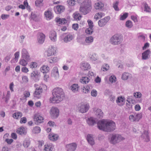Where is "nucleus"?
Returning a JSON list of instances; mask_svg holds the SVG:
<instances>
[{"mask_svg": "<svg viewBox=\"0 0 151 151\" xmlns=\"http://www.w3.org/2000/svg\"><path fill=\"white\" fill-rule=\"evenodd\" d=\"M98 128L100 130L106 132H111L116 129V124L112 120L107 121L102 119L98 121L97 123Z\"/></svg>", "mask_w": 151, "mask_h": 151, "instance_id": "1", "label": "nucleus"}, {"mask_svg": "<svg viewBox=\"0 0 151 151\" xmlns=\"http://www.w3.org/2000/svg\"><path fill=\"white\" fill-rule=\"evenodd\" d=\"M52 97L51 99V101L54 103H58L62 101L65 98V95L63 89L61 88L57 87L54 88L52 90Z\"/></svg>", "mask_w": 151, "mask_h": 151, "instance_id": "2", "label": "nucleus"}, {"mask_svg": "<svg viewBox=\"0 0 151 151\" xmlns=\"http://www.w3.org/2000/svg\"><path fill=\"white\" fill-rule=\"evenodd\" d=\"M123 39V37L122 35L119 34H116L111 37L110 42L112 45H118L122 42Z\"/></svg>", "mask_w": 151, "mask_h": 151, "instance_id": "3", "label": "nucleus"}, {"mask_svg": "<svg viewBox=\"0 0 151 151\" xmlns=\"http://www.w3.org/2000/svg\"><path fill=\"white\" fill-rule=\"evenodd\" d=\"M124 139V138L122 137L120 135L113 134L111 135L110 139H109V142L112 144H115Z\"/></svg>", "mask_w": 151, "mask_h": 151, "instance_id": "4", "label": "nucleus"}, {"mask_svg": "<svg viewBox=\"0 0 151 151\" xmlns=\"http://www.w3.org/2000/svg\"><path fill=\"white\" fill-rule=\"evenodd\" d=\"M50 114L52 119H56L59 115V110L57 107H52L50 110Z\"/></svg>", "mask_w": 151, "mask_h": 151, "instance_id": "5", "label": "nucleus"}, {"mask_svg": "<svg viewBox=\"0 0 151 151\" xmlns=\"http://www.w3.org/2000/svg\"><path fill=\"white\" fill-rule=\"evenodd\" d=\"M89 105L88 103L86 104H81L78 108L79 111L82 113L86 112L89 109Z\"/></svg>", "mask_w": 151, "mask_h": 151, "instance_id": "6", "label": "nucleus"}, {"mask_svg": "<svg viewBox=\"0 0 151 151\" xmlns=\"http://www.w3.org/2000/svg\"><path fill=\"white\" fill-rule=\"evenodd\" d=\"M33 119L37 124H38L43 122L44 119L42 117L39 115V114H36L34 115Z\"/></svg>", "mask_w": 151, "mask_h": 151, "instance_id": "7", "label": "nucleus"}, {"mask_svg": "<svg viewBox=\"0 0 151 151\" xmlns=\"http://www.w3.org/2000/svg\"><path fill=\"white\" fill-rule=\"evenodd\" d=\"M151 52L149 49H147L142 54L141 58L142 60H147L150 58V54Z\"/></svg>", "mask_w": 151, "mask_h": 151, "instance_id": "8", "label": "nucleus"}, {"mask_svg": "<svg viewBox=\"0 0 151 151\" xmlns=\"http://www.w3.org/2000/svg\"><path fill=\"white\" fill-rule=\"evenodd\" d=\"M40 75L37 70H35L31 73V77L35 82H37L39 80Z\"/></svg>", "mask_w": 151, "mask_h": 151, "instance_id": "9", "label": "nucleus"}, {"mask_svg": "<svg viewBox=\"0 0 151 151\" xmlns=\"http://www.w3.org/2000/svg\"><path fill=\"white\" fill-rule=\"evenodd\" d=\"M110 18L109 17L107 16L99 20L98 22L99 26L101 27H104L109 20Z\"/></svg>", "mask_w": 151, "mask_h": 151, "instance_id": "10", "label": "nucleus"}, {"mask_svg": "<svg viewBox=\"0 0 151 151\" xmlns=\"http://www.w3.org/2000/svg\"><path fill=\"white\" fill-rule=\"evenodd\" d=\"M77 147V145L75 143H71L66 146L67 151H75Z\"/></svg>", "mask_w": 151, "mask_h": 151, "instance_id": "11", "label": "nucleus"}, {"mask_svg": "<svg viewBox=\"0 0 151 151\" xmlns=\"http://www.w3.org/2000/svg\"><path fill=\"white\" fill-rule=\"evenodd\" d=\"M35 87L36 89L34 93V96L35 97H38V96L40 95L42 92V89L41 87L39 86L37 84H35Z\"/></svg>", "mask_w": 151, "mask_h": 151, "instance_id": "12", "label": "nucleus"}, {"mask_svg": "<svg viewBox=\"0 0 151 151\" xmlns=\"http://www.w3.org/2000/svg\"><path fill=\"white\" fill-rule=\"evenodd\" d=\"M22 57L23 59L26 60L27 61H29L30 59L29 53L27 50L23 49L22 51Z\"/></svg>", "mask_w": 151, "mask_h": 151, "instance_id": "13", "label": "nucleus"}, {"mask_svg": "<svg viewBox=\"0 0 151 151\" xmlns=\"http://www.w3.org/2000/svg\"><path fill=\"white\" fill-rule=\"evenodd\" d=\"M64 38H63V41L65 43L70 42L73 39V36L72 34L69 33L67 34H65Z\"/></svg>", "mask_w": 151, "mask_h": 151, "instance_id": "14", "label": "nucleus"}, {"mask_svg": "<svg viewBox=\"0 0 151 151\" xmlns=\"http://www.w3.org/2000/svg\"><path fill=\"white\" fill-rule=\"evenodd\" d=\"M81 5L91 10V1L90 0H85L81 4Z\"/></svg>", "mask_w": 151, "mask_h": 151, "instance_id": "15", "label": "nucleus"}, {"mask_svg": "<svg viewBox=\"0 0 151 151\" xmlns=\"http://www.w3.org/2000/svg\"><path fill=\"white\" fill-rule=\"evenodd\" d=\"M81 68L83 70H88L91 68L90 64L87 62H83L81 64Z\"/></svg>", "mask_w": 151, "mask_h": 151, "instance_id": "16", "label": "nucleus"}, {"mask_svg": "<svg viewBox=\"0 0 151 151\" xmlns=\"http://www.w3.org/2000/svg\"><path fill=\"white\" fill-rule=\"evenodd\" d=\"M45 39V35L42 33H40L38 34L37 37L38 42L40 44H42L44 42Z\"/></svg>", "mask_w": 151, "mask_h": 151, "instance_id": "17", "label": "nucleus"}, {"mask_svg": "<svg viewBox=\"0 0 151 151\" xmlns=\"http://www.w3.org/2000/svg\"><path fill=\"white\" fill-rule=\"evenodd\" d=\"M56 48L52 46L50 47L47 51V56H50L54 55L56 53Z\"/></svg>", "mask_w": 151, "mask_h": 151, "instance_id": "18", "label": "nucleus"}, {"mask_svg": "<svg viewBox=\"0 0 151 151\" xmlns=\"http://www.w3.org/2000/svg\"><path fill=\"white\" fill-rule=\"evenodd\" d=\"M51 75L56 78L59 77L58 71L57 67H54L52 71Z\"/></svg>", "mask_w": 151, "mask_h": 151, "instance_id": "19", "label": "nucleus"}, {"mask_svg": "<svg viewBox=\"0 0 151 151\" xmlns=\"http://www.w3.org/2000/svg\"><path fill=\"white\" fill-rule=\"evenodd\" d=\"M58 136L56 134L53 133H51L49 134L48 136L49 139L53 141H55L58 139Z\"/></svg>", "mask_w": 151, "mask_h": 151, "instance_id": "20", "label": "nucleus"}, {"mask_svg": "<svg viewBox=\"0 0 151 151\" xmlns=\"http://www.w3.org/2000/svg\"><path fill=\"white\" fill-rule=\"evenodd\" d=\"M87 139L88 142L91 145L94 144V141L93 136L90 134H88L87 136Z\"/></svg>", "mask_w": 151, "mask_h": 151, "instance_id": "21", "label": "nucleus"}, {"mask_svg": "<svg viewBox=\"0 0 151 151\" xmlns=\"http://www.w3.org/2000/svg\"><path fill=\"white\" fill-rule=\"evenodd\" d=\"M26 129L23 127L19 128L17 131V133L21 135H25L27 133Z\"/></svg>", "mask_w": 151, "mask_h": 151, "instance_id": "22", "label": "nucleus"}, {"mask_svg": "<svg viewBox=\"0 0 151 151\" xmlns=\"http://www.w3.org/2000/svg\"><path fill=\"white\" fill-rule=\"evenodd\" d=\"M51 40L53 42L55 41L56 40L57 35L56 32L55 31H52L50 32L49 36Z\"/></svg>", "mask_w": 151, "mask_h": 151, "instance_id": "23", "label": "nucleus"}, {"mask_svg": "<svg viewBox=\"0 0 151 151\" xmlns=\"http://www.w3.org/2000/svg\"><path fill=\"white\" fill-rule=\"evenodd\" d=\"M44 15L47 20H50L53 17L51 11L49 10L45 12Z\"/></svg>", "mask_w": 151, "mask_h": 151, "instance_id": "24", "label": "nucleus"}, {"mask_svg": "<svg viewBox=\"0 0 151 151\" xmlns=\"http://www.w3.org/2000/svg\"><path fill=\"white\" fill-rule=\"evenodd\" d=\"M79 10L81 12H82L84 15L87 14L90 11V10L86 9V8L84 7V6H82L81 5L80 6Z\"/></svg>", "mask_w": 151, "mask_h": 151, "instance_id": "25", "label": "nucleus"}, {"mask_svg": "<svg viewBox=\"0 0 151 151\" xmlns=\"http://www.w3.org/2000/svg\"><path fill=\"white\" fill-rule=\"evenodd\" d=\"M45 148L44 150L45 151H52L53 150V146L50 143L46 144L44 146Z\"/></svg>", "mask_w": 151, "mask_h": 151, "instance_id": "26", "label": "nucleus"}, {"mask_svg": "<svg viewBox=\"0 0 151 151\" xmlns=\"http://www.w3.org/2000/svg\"><path fill=\"white\" fill-rule=\"evenodd\" d=\"M64 7L61 5L58 6L54 8L55 12L57 14L63 12L64 10Z\"/></svg>", "mask_w": 151, "mask_h": 151, "instance_id": "27", "label": "nucleus"}, {"mask_svg": "<svg viewBox=\"0 0 151 151\" xmlns=\"http://www.w3.org/2000/svg\"><path fill=\"white\" fill-rule=\"evenodd\" d=\"M124 100L122 97H119L116 100V102L119 105L122 106L124 104Z\"/></svg>", "mask_w": 151, "mask_h": 151, "instance_id": "28", "label": "nucleus"}, {"mask_svg": "<svg viewBox=\"0 0 151 151\" xmlns=\"http://www.w3.org/2000/svg\"><path fill=\"white\" fill-rule=\"evenodd\" d=\"M95 114L97 117L99 118H102L103 116V112L100 109H97L96 110Z\"/></svg>", "mask_w": 151, "mask_h": 151, "instance_id": "29", "label": "nucleus"}, {"mask_svg": "<svg viewBox=\"0 0 151 151\" xmlns=\"http://www.w3.org/2000/svg\"><path fill=\"white\" fill-rule=\"evenodd\" d=\"M87 123L89 125H93L96 123V121L93 117L88 118L87 121Z\"/></svg>", "mask_w": 151, "mask_h": 151, "instance_id": "30", "label": "nucleus"}, {"mask_svg": "<svg viewBox=\"0 0 151 151\" xmlns=\"http://www.w3.org/2000/svg\"><path fill=\"white\" fill-rule=\"evenodd\" d=\"M50 70L49 67L47 65H44L41 68V71L43 73H48Z\"/></svg>", "mask_w": 151, "mask_h": 151, "instance_id": "31", "label": "nucleus"}, {"mask_svg": "<svg viewBox=\"0 0 151 151\" xmlns=\"http://www.w3.org/2000/svg\"><path fill=\"white\" fill-rule=\"evenodd\" d=\"M81 82L83 84H86L88 83L90 81V79L88 77H83L81 79Z\"/></svg>", "mask_w": 151, "mask_h": 151, "instance_id": "32", "label": "nucleus"}, {"mask_svg": "<svg viewBox=\"0 0 151 151\" xmlns=\"http://www.w3.org/2000/svg\"><path fill=\"white\" fill-rule=\"evenodd\" d=\"M78 85L77 84H74L70 87L71 90L73 92H75L78 91Z\"/></svg>", "mask_w": 151, "mask_h": 151, "instance_id": "33", "label": "nucleus"}, {"mask_svg": "<svg viewBox=\"0 0 151 151\" xmlns=\"http://www.w3.org/2000/svg\"><path fill=\"white\" fill-rule=\"evenodd\" d=\"M22 116V113L19 112H17L13 114L12 115L14 119H17L20 118Z\"/></svg>", "mask_w": 151, "mask_h": 151, "instance_id": "34", "label": "nucleus"}, {"mask_svg": "<svg viewBox=\"0 0 151 151\" xmlns=\"http://www.w3.org/2000/svg\"><path fill=\"white\" fill-rule=\"evenodd\" d=\"M103 6V4L101 2H98L95 4L94 7L96 9H101Z\"/></svg>", "mask_w": 151, "mask_h": 151, "instance_id": "35", "label": "nucleus"}, {"mask_svg": "<svg viewBox=\"0 0 151 151\" xmlns=\"http://www.w3.org/2000/svg\"><path fill=\"white\" fill-rule=\"evenodd\" d=\"M56 22L59 23V24H64L67 22V20L65 18H62V19L59 18L57 20Z\"/></svg>", "mask_w": 151, "mask_h": 151, "instance_id": "36", "label": "nucleus"}, {"mask_svg": "<svg viewBox=\"0 0 151 151\" xmlns=\"http://www.w3.org/2000/svg\"><path fill=\"white\" fill-rule=\"evenodd\" d=\"M73 15H74V17L76 20H79L81 19L82 17L81 15L77 12H76L74 13Z\"/></svg>", "mask_w": 151, "mask_h": 151, "instance_id": "37", "label": "nucleus"}, {"mask_svg": "<svg viewBox=\"0 0 151 151\" xmlns=\"http://www.w3.org/2000/svg\"><path fill=\"white\" fill-rule=\"evenodd\" d=\"M93 39L91 36L87 37L85 39V41L87 43H90L93 41Z\"/></svg>", "mask_w": 151, "mask_h": 151, "instance_id": "38", "label": "nucleus"}, {"mask_svg": "<svg viewBox=\"0 0 151 151\" xmlns=\"http://www.w3.org/2000/svg\"><path fill=\"white\" fill-rule=\"evenodd\" d=\"M40 128L39 127H35L32 130V132L35 134H37L40 132Z\"/></svg>", "mask_w": 151, "mask_h": 151, "instance_id": "39", "label": "nucleus"}, {"mask_svg": "<svg viewBox=\"0 0 151 151\" xmlns=\"http://www.w3.org/2000/svg\"><path fill=\"white\" fill-rule=\"evenodd\" d=\"M136 121H139L142 118V113H139L135 114Z\"/></svg>", "mask_w": 151, "mask_h": 151, "instance_id": "40", "label": "nucleus"}, {"mask_svg": "<svg viewBox=\"0 0 151 151\" xmlns=\"http://www.w3.org/2000/svg\"><path fill=\"white\" fill-rule=\"evenodd\" d=\"M58 59L56 57L51 58L49 59V61L50 63H54L57 62Z\"/></svg>", "mask_w": 151, "mask_h": 151, "instance_id": "41", "label": "nucleus"}, {"mask_svg": "<svg viewBox=\"0 0 151 151\" xmlns=\"http://www.w3.org/2000/svg\"><path fill=\"white\" fill-rule=\"evenodd\" d=\"M126 26L128 28H131L133 26L132 22L129 20L127 21L126 22Z\"/></svg>", "mask_w": 151, "mask_h": 151, "instance_id": "42", "label": "nucleus"}, {"mask_svg": "<svg viewBox=\"0 0 151 151\" xmlns=\"http://www.w3.org/2000/svg\"><path fill=\"white\" fill-rule=\"evenodd\" d=\"M30 144V142L29 139H26L24 142L23 145L25 147H28Z\"/></svg>", "mask_w": 151, "mask_h": 151, "instance_id": "43", "label": "nucleus"}, {"mask_svg": "<svg viewBox=\"0 0 151 151\" xmlns=\"http://www.w3.org/2000/svg\"><path fill=\"white\" fill-rule=\"evenodd\" d=\"M129 74L127 73H124L122 76V79L123 80H126L128 78Z\"/></svg>", "mask_w": 151, "mask_h": 151, "instance_id": "44", "label": "nucleus"}, {"mask_svg": "<svg viewBox=\"0 0 151 151\" xmlns=\"http://www.w3.org/2000/svg\"><path fill=\"white\" fill-rule=\"evenodd\" d=\"M144 11L148 12H151L150 7L148 6V4L146 3H145L144 4Z\"/></svg>", "mask_w": 151, "mask_h": 151, "instance_id": "45", "label": "nucleus"}, {"mask_svg": "<svg viewBox=\"0 0 151 151\" xmlns=\"http://www.w3.org/2000/svg\"><path fill=\"white\" fill-rule=\"evenodd\" d=\"M29 61L25 60V59H21L19 62V64L23 65V66H25L27 64V61Z\"/></svg>", "mask_w": 151, "mask_h": 151, "instance_id": "46", "label": "nucleus"}, {"mask_svg": "<svg viewBox=\"0 0 151 151\" xmlns=\"http://www.w3.org/2000/svg\"><path fill=\"white\" fill-rule=\"evenodd\" d=\"M118 4L119 2L117 1L113 4V7L116 11H118L119 10V9L118 7Z\"/></svg>", "mask_w": 151, "mask_h": 151, "instance_id": "47", "label": "nucleus"}, {"mask_svg": "<svg viewBox=\"0 0 151 151\" xmlns=\"http://www.w3.org/2000/svg\"><path fill=\"white\" fill-rule=\"evenodd\" d=\"M92 28L89 27V28L86 30V32L87 34H91L93 32V30L92 29Z\"/></svg>", "mask_w": 151, "mask_h": 151, "instance_id": "48", "label": "nucleus"}, {"mask_svg": "<svg viewBox=\"0 0 151 151\" xmlns=\"http://www.w3.org/2000/svg\"><path fill=\"white\" fill-rule=\"evenodd\" d=\"M128 13H125L123 14V15H121L120 17V19L121 20H124L128 16Z\"/></svg>", "mask_w": 151, "mask_h": 151, "instance_id": "49", "label": "nucleus"}, {"mask_svg": "<svg viewBox=\"0 0 151 151\" xmlns=\"http://www.w3.org/2000/svg\"><path fill=\"white\" fill-rule=\"evenodd\" d=\"M91 95L93 97H95L97 95V92L96 90H92L91 92Z\"/></svg>", "mask_w": 151, "mask_h": 151, "instance_id": "50", "label": "nucleus"}, {"mask_svg": "<svg viewBox=\"0 0 151 151\" xmlns=\"http://www.w3.org/2000/svg\"><path fill=\"white\" fill-rule=\"evenodd\" d=\"M15 58L14 59L16 62L18 61V59L19 56V52H17L14 54Z\"/></svg>", "mask_w": 151, "mask_h": 151, "instance_id": "51", "label": "nucleus"}, {"mask_svg": "<svg viewBox=\"0 0 151 151\" xmlns=\"http://www.w3.org/2000/svg\"><path fill=\"white\" fill-rule=\"evenodd\" d=\"M43 0H37L35 2L36 6H39L40 4L43 2Z\"/></svg>", "mask_w": 151, "mask_h": 151, "instance_id": "52", "label": "nucleus"}, {"mask_svg": "<svg viewBox=\"0 0 151 151\" xmlns=\"http://www.w3.org/2000/svg\"><path fill=\"white\" fill-rule=\"evenodd\" d=\"M116 78L114 76H111L109 78V80L111 83L114 82L116 81Z\"/></svg>", "mask_w": 151, "mask_h": 151, "instance_id": "53", "label": "nucleus"}, {"mask_svg": "<svg viewBox=\"0 0 151 151\" xmlns=\"http://www.w3.org/2000/svg\"><path fill=\"white\" fill-rule=\"evenodd\" d=\"M37 66V64L35 62H32L30 65V68H35Z\"/></svg>", "mask_w": 151, "mask_h": 151, "instance_id": "54", "label": "nucleus"}, {"mask_svg": "<svg viewBox=\"0 0 151 151\" xmlns=\"http://www.w3.org/2000/svg\"><path fill=\"white\" fill-rule=\"evenodd\" d=\"M129 119L131 122H134L135 121H136V120L135 119V116H134L133 115H131L129 116Z\"/></svg>", "mask_w": 151, "mask_h": 151, "instance_id": "55", "label": "nucleus"}, {"mask_svg": "<svg viewBox=\"0 0 151 151\" xmlns=\"http://www.w3.org/2000/svg\"><path fill=\"white\" fill-rule=\"evenodd\" d=\"M90 88H85L83 87V89L82 92L83 93H87L89 92V89Z\"/></svg>", "mask_w": 151, "mask_h": 151, "instance_id": "56", "label": "nucleus"}, {"mask_svg": "<svg viewBox=\"0 0 151 151\" xmlns=\"http://www.w3.org/2000/svg\"><path fill=\"white\" fill-rule=\"evenodd\" d=\"M10 92L9 91H7V93L6 95V101H5L6 102H7L8 101L9 99V98L10 97Z\"/></svg>", "mask_w": 151, "mask_h": 151, "instance_id": "57", "label": "nucleus"}, {"mask_svg": "<svg viewBox=\"0 0 151 151\" xmlns=\"http://www.w3.org/2000/svg\"><path fill=\"white\" fill-rule=\"evenodd\" d=\"M103 69V71H104V70H107L109 69V66L107 64H105L103 65L102 67Z\"/></svg>", "mask_w": 151, "mask_h": 151, "instance_id": "58", "label": "nucleus"}, {"mask_svg": "<svg viewBox=\"0 0 151 151\" xmlns=\"http://www.w3.org/2000/svg\"><path fill=\"white\" fill-rule=\"evenodd\" d=\"M91 58L92 60H93L94 61H96L97 60V57L96 55L95 54L93 55L91 57Z\"/></svg>", "mask_w": 151, "mask_h": 151, "instance_id": "59", "label": "nucleus"}, {"mask_svg": "<svg viewBox=\"0 0 151 151\" xmlns=\"http://www.w3.org/2000/svg\"><path fill=\"white\" fill-rule=\"evenodd\" d=\"M48 125L50 126H52V127H54V126H56V125L55 124V122H52V121H49L48 123Z\"/></svg>", "mask_w": 151, "mask_h": 151, "instance_id": "60", "label": "nucleus"}, {"mask_svg": "<svg viewBox=\"0 0 151 151\" xmlns=\"http://www.w3.org/2000/svg\"><path fill=\"white\" fill-rule=\"evenodd\" d=\"M134 96L136 98H140L141 96V94L139 92H137V93H134Z\"/></svg>", "mask_w": 151, "mask_h": 151, "instance_id": "61", "label": "nucleus"}, {"mask_svg": "<svg viewBox=\"0 0 151 151\" xmlns=\"http://www.w3.org/2000/svg\"><path fill=\"white\" fill-rule=\"evenodd\" d=\"M104 93L106 96L110 95H111V92L109 90H106L104 91Z\"/></svg>", "mask_w": 151, "mask_h": 151, "instance_id": "62", "label": "nucleus"}, {"mask_svg": "<svg viewBox=\"0 0 151 151\" xmlns=\"http://www.w3.org/2000/svg\"><path fill=\"white\" fill-rule=\"evenodd\" d=\"M149 47V44L148 42L146 43L142 47L143 50H145Z\"/></svg>", "mask_w": 151, "mask_h": 151, "instance_id": "63", "label": "nucleus"}, {"mask_svg": "<svg viewBox=\"0 0 151 151\" xmlns=\"http://www.w3.org/2000/svg\"><path fill=\"white\" fill-rule=\"evenodd\" d=\"M78 27V26L77 24H74L72 25V28L75 30H77Z\"/></svg>", "mask_w": 151, "mask_h": 151, "instance_id": "64", "label": "nucleus"}]
</instances>
